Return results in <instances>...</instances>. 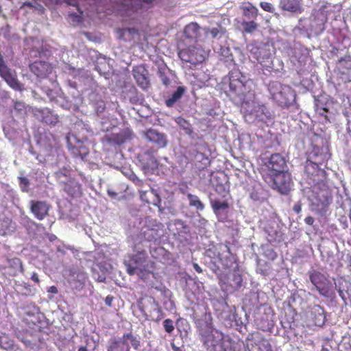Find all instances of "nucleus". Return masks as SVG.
<instances>
[{
    "label": "nucleus",
    "mask_w": 351,
    "mask_h": 351,
    "mask_svg": "<svg viewBox=\"0 0 351 351\" xmlns=\"http://www.w3.org/2000/svg\"><path fill=\"white\" fill-rule=\"evenodd\" d=\"M268 90L271 99L282 108H287L295 101L296 95L291 87L278 81L270 82L268 84Z\"/></svg>",
    "instance_id": "obj_1"
},
{
    "label": "nucleus",
    "mask_w": 351,
    "mask_h": 351,
    "mask_svg": "<svg viewBox=\"0 0 351 351\" xmlns=\"http://www.w3.org/2000/svg\"><path fill=\"white\" fill-rule=\"evenodd\" d=\"M130 343L134 350H138L141 341L132 332H126L121 337H111L107 346V351H131Z\"/></svg>",
    "instance_id": "obj_2"
},
{
    "label": "nucleus",
    "mask_w": 351,
    "mask_h": 351,
    "mask_svg": "<svg viewBox=\"0 0 351 351\" xmlns=\"http://www.w3.org/2000/svg\"><path fill=\"white\" fill-rule=\"evenodd\" d=\"M218 278L221 289L227 293H232L237 291L243 286V276L239 271L238 265L232 271L219 274Z\"/></svg>",
    "instance_id": "obj_3"
},
{
    "label": "nucleus",
    "mask_w": 351,
    "mask_h": 351,
    "mask_svg": "<svg viewBox=\"0 0 351 351\" xmlns=\"http://www.w3.org/2000/svg\"><path fill=\"white\" fill-rule=\"evenodd\" d=\"M286 167L285 158L281 154H271L261 167V173L263 179L271 181V175L285 171Z\"/></svg>",
    "instance_id": "obj_4"
},
{
    "label": "nucleus",
    "mask_w": 351,
    "mask_h": 351,
    "mask_svg": "<svg viewBox=\"0 0 351 351\" xmlns=\"http://www.w3.org/2000/svg\"><path fill=\"white\" fill-rule=\"evenodd\" d=\"M310 280L320 295L328 298L335 297L334 284L324 274L319 271H313L310 276Z\"/></svg>",
    "instance_id": "obj_5"
},
{
    "label": "nucleus",
    "mask_w": 351,
    "mask_h": 351,
    "mask_svg": "<svg viewBox=\"0 0 351 351\" xmlns=\"http://www.w3.org/2000/svg\"><path fill=\"white\" fill-rule=\"evenodd\" d=\"M272 189L277 190L282 195L289 193L293 184L291 173L287 171L277 173L271 176V181L263 179Z\"/></svg>",
    "instance_id": "obj_6"
},
{
    "label": "nucleus",
    "mask_w": 351,
    "mask_h": 351,
    "mask_svg": "<svg viewBox=\"0 0 351 351\" xmlns=\"http://www.w3.org/2000/svg\"><path fill=\"white\" fill-rule=\"evenodd\" d=\"M178 56L182 61L197 65L204 61L206 53L201 47L189 46L180 50Z\"/></svg>",
    "instance_id": "obj_7"
},
{
    "label": "nucleus",
    "mask_w": 351,
    "mask_h": 351,
    "mask_svg": "<svg viewBox=\"0 0 351 351\" xmlns=\"http://www.w3.org/2000/svg\"><path fill=\"white\" fill-rule=\"evenodd\" d=\"M250 51L254 58L263 68L266 69L271 68L272 54L271 46L269 44L261 43L258 45L254 46Z\"/></svg>",
    "instance_id": "obj_8"
},
{
    "label": "nucleus",
    "mask_w": 351,
    "mask_h": 351,
    "mask_svg": "<svg viewBox=\"0 0 351 351\" xmlns=\"http://www.w3.org/2000/svg\"><path fill=\"white\" fill-rule=\"evenodd\" d=\"M146 257L145 250L138 251L136 254L128 256V259L124 261L127 273L130 276L134 275L138 267L145 263Z\"/></svg>",
    "instance_id": "obj_9"
},
{
    "label": "nucleus",
    "mask_w": 351,
    "mask_h": 351,
    "mask_svg": "<svg viewBox=\"0 0 351 351\" xmlns=\"http://www.w3.org/2000/svg\"><path fill=\"white\" fill-rule=\"evenodd\" d=\"M51 206L46 201L31 200L29 208L34 217L38 220H43L48 215Z\"/></svg>",
    "instance_id": "obj_10"
},
{
    "label": "nucleus",
    "mask_w": 351,
    "mask_h": 351,
    "mask_svg": "<svg viewBox=\"0 0 351 351\" xmlns=\"http://www.w3.org/2000/svg\"><path fill=\"white\" fill-rule=\"evenodd\" d=\"M229 86L230 90L241 98L245 97L249 91L245 82L241 79L239 73L230 76Z\"/></svg>",
    "instance_id": "obj_11"
},
{
    "label": "nucleus",
    "mask_w": 351,
    "mask_h": 351,
    "mask_svg": "<svg viewBox=\"0 0 351 351\" xmlns=\"http://www.w3.org/2000/svg\"><path fill=\"white\" fill-rule=\"evenodd\" d=\"M132 73L137 84L143 89L149 86L148 71L144 65H138L133 68Z\"/></svg>",
    "instance_id": "obj_12"
},
{
    "label": "nucleus",
    "mask_w": 351,
    "mask_h": 351,
    "mask_svg": "<svg viewBox=\"0 0 351 351\" xmlns=\"http://www.w3.org/2000/svg\"><path fill=\"white\" fill-rule=\"evenodd\" d=\"M30 71L38 77L45 78L52 71L51 65L45 61H35L29 65Z\"/></svg>",
    "instance_id": "obj_13"
},
{
    "label": "nucleus",
    "mask_w": 351,
    "mask_h": 351,
    "mask_svg": "<svg viewBox=\"0 0 351 351\" xmlns=\"http://www.w3.org/2000/svg\"><path fill=\"white\" fill-rule=\"evenodd\" d=\"M145 136L148 141L155 144L158 148H163L167 144L166 135L155 129H148L145 132Z\"/></svg>",
    "instance_id": "obj_14"
},
{
    "label": "nucleus",
    "mask_w": 351,
    "mask_h": 351,
    "mask_svg": "<svg viewBox=\"0 0 351 351\" xmlns=\"http://www.w3.org/2000/svg\"><path fill=\"white\" fill-rule=\"evenodd\" d=\"M213 185L216 192L224 197L229 192L228 178L226 174L219 173L213 177Z\"/></svg>",
    "instance_id": "obj_15"
},
{
    "label": "nucleus",
    "mask_w": 351,
    "mask_h": 351,
    "mask_svg": "<svg viewBox=\"0 0 351 351\" xmlns=\"http://www.w3.org/2000/svg\"><path fill=\"white\" fill-rule=\"evenodd\" d=\"M314 197L315 198L318 206H326L328 204L331 199V194L329 189L324 185L323 188L315 187L313 189Z\"/></svg>",
    "instance_id": "obj_16"
},
{
    "label": "nucleus",
    "mask_w": 351,
    "mask_h": 351,
    "mask_svg": "<svg viewBox=\"0 0 351 351\" xmlns=\"http://www.w3.org/2000/svg\"><path fill=\"white\" fill-rule=\"evenodd\" d=\"M8 268L10 270L9 275L11 276H16L19 274H23L25 269L22 261L17 257L7 258Z\"/></svg>",
    "instance_id": "obj_17"
},
{
    "label": "nucleus",
    "mask_w": 351,
    "mask_h": 351,
    "mask_svg": "<svg viewBox=\"0 0 351 351\" xmlns=\"http://www.w3.org/2000/svg\"><path fill=\"white\" fill-rule=\"evenodd\" d=\"M132 132L130 130H124L118 134H112L107 138V141L110 144L121 145L126 141L132 138Z\"/></svg>",
    "instance_id": "obj_18"
},
{
    "label": "nucleus",
    "mask_w": 351,
    "mask_h": 351,
    "mask_svg": "<svg viewBox=\"0 0 351 351\" xmlns=\"http://www.w3.org/2000/svg\"><path fill=\"white\" fill-rule=\"evenodd\" d=\"M254 115L261 121L267 122L273 119V114L269 108L265 105L258 104L254 108Z\"/></svg>",
    "instance_id": "obj_19"
},
{
    "label": "nucleus",
    "mask_w": 351,
    "mask_h": 351,
    "mask_svg": "<svg viewBox=\"0 0 351 351\" xmlns=\"http://www.w3.org/2000/svg\"><path fill=\"white\" fill-rule=\"evenodd\" d=\"M186 88L183 86H180L177 89L169 95L165 99V104L167 107L172 108L174 105L178 102L184 94L186 93Z\"/></svg>",
    "instance_id": "obj_20"
},
{
    "label": "nucleus",
    "mask_w": 351,
    "mask_h": 351,
    "mask_svg": "<svg viewBox=\"0 0 351 351\" xmlns=\"http://www.w3.org/2000/svg\"><path fill=\"white\" fill-rule=\"evenodd\" d=\"M301 0H280L279 7L284 11L290 12H301Z\"/></svg>",
    "instance_id": "obj_21"
},
{
    "label": "nucleus",
    "mask_w": 351,
    "mask_h": 351,
    "mask_svg": "<svg viewBox=\"0 0 351 351\" xmlns=\"http://www.w3.org/2000/svg\"><path fill=\"white\" fill-rule=\"evenodd\" d=\"M88 280V276L85 272H77L74 278L70 280L69 283L72 289L80 291L84 287Z\"/></svg>",
    "instance_id": "obj_22"
},
{
    "label": "nucleus",
    "mask_w": 351,
    "mask_h": 351,
    "mask_svg": "<svg viewBox=\"0 0 351 351\" xmlns=\"http://www.w3.org/2000/svg\"><path fill=\"white\" fill-rule=\"evenodd\" d=\"M311 317L313 325L316 326H322L325 322L324 308L320 306H315L311 309Z\"/></svg>",
    "instance_id": "obj_23"
},
{
    "label": "nucleus",
    "mask_w": 351,
    "mask_h": 351,
    "mask_svg": "<svg viewBox=\"0 0 351 351\" xmlns=\"http://www.w3.org/2000/svg\"><path fill=\"white\" fill-rule=\"evenodd\" d=\"M144 169H154L158 167V161L156 158L149 152H145L138 156Z\"/></svg>",
    "instance_id": "obj_24"
},
{
    "label": "nucleus",
    "mask_w": 351,
    "mask_h": 351,
    "mask_svg": "<svg viewBox=\"0 0 351 351\" xmlns=\"http://www.w3.org/2000/svg\"><path fill=\"white\" fill-rule=\"evenodd\" d=\"M186 38L196 40L200 36V27L197 23H191L184 29Z\"/></svg>",
    "instance_id": "obj_25"
},
{
    "label": "nucleus",
    "mask_w": 351,
    "mask_h": 351,
    "mask_svg": "<svg viewBox=\"0 0 351 351\" xmlns=\"http://www.w3.org/2000/svg\"><path fill=\"white\" fill-rule=\"evenodd\" d=\"M41 115L40 121L47 125H55L59 122V117L55 114L51 110L48 109H43L38 111Z\"/></svg>",
    "instance_id": "obj_26"
},
{
    "label": "nucleus",
    "mask_w": 351,
    "mask_h": 351,
    "mask_svg": "<svg viewBox=\"0 0 351 351\" xmlns=\"http://www.w3.org/2000/svg\"><path fill=\"white\" fill-rule=\"evenodd\" d=\"M243 15L249 19H256L258 15V9L250 2L243 3L241 5Z\"/></svg>",
    "instance_id": "obj_27"
},
{
    "label": "nucleus",
    "mask_w": 351,
    "mask_h": 351,
    "mask_svg": "<svg viewBox=\"0 0 351 351\" xmlns=\"http://www.w3.org/2000/svg\"><path fill=\"white\" fill-rule=\"evenodd\" d=\"M14 229L12 219L5 216H0V234H10Z\"/></svg>",
    "instance_id": "obj_28"
},
{
    "label": "nucleus",
    "mask_w": 351,
    "mask_h": 351,
    "mask_svg": "<svg viewBox=\"0 0 351 351\" xmlns=\"http://www.w3.org/2000/svg\"><path fill=\"white\" fill-rule=\"evenodd\" d=\"M315 112L319 116L322 117L324 120L328 121L329 119L327 116V113L329 111L328 106L327 103L323 102L319 99H315Z\"/></svg>",
    "instance_id": "obj_29"
},
{
    "label": "nucleus",
    "mask_w": 351,
    "mask_h": 351,
    "mask_svg": "<svg viewBox=\"0 0 351 351\" xmlns=\"http://www.w3.org/2000/svg\"><path fill=\"white\" fill-rule=\"evenodd\" d=\"M80 184L74 178H69L64 184V191L71 196L80 192Z\"/></svg>",
    "instance_id": "obj_30"
},
{
    "label": "nucleus",
    "mask_w": 351,
    "mask_h": 351,
    "mask_svg": "<svg viewBox=\"0 0 351 351\" xmlns=\"http://www.w3.org/2000/svg\"><path fill=\"white\" fill-rule=\"evenodd\" d=\"M117 34L119 39L124 41H130L134 39V35L138 34V30L135 28H123L118 29Z\"/></svg>",
    "instance_id": "obj_31"
},
{
    "label": "nucleus",
    "mask_w": 351,
    "mask_h": 351,
    "mask_svg": "<svg viewBox=\"0 0 351 351\" xmlns=\"http://www.w3.org/2000/svg\"><path fill=\"white\" fill-rule=\"evenodd\" d=\"M250 351H272V348L268 341L262 338L251 344Z\"/></svg>",
    "instance_id": "obj_32"
},
{
    "label": "nucleus",
    "mask_w": 351,
    "mask_h": 351,
    "mask_svg": "<svg viewBox=\"0 0 351 351\" xmlns=\"http://www.w3.org/2000/svg\"><path fill=\"white\" fill-rule=\"evenodd\" d=\"M212 209L215 215H218L221 210H226L229 208V203L227 200L220 201L219 199H210Z\"/></svg>",
    "instance_id": "obj_33"
},
{
    "label": "nucleus",
    "mask_w": 351,
    "mask_h": 351,
    "mask_svg": "<svg viewBox=\"0 0 351 351\" xmlns=\"http://www.w3.org/2000/svg\"><path fill=\"white\" fill-rule=\"evenodd\" d=\"M186 197L190 206L195 207L197 210L201 211L204 209V204L202 202L198 196L189 193Z\"/></svg>",
    "instance_id": "obj_34"
},
{
    "label": "nucleus",
    "mask_w": 351,
    "mask_h": 351,
    "mask_svg": "<svg viewBox=\"0 0 351 351\" xmlns=\"http://www.w3.org/2000/svg\"><path fill=\"white\" fill-rule=\"evenodd\" d=\"M241 26L243 27V32L247 34H251L258 28V24L254 19L250 21H243Z\"/></svg>",
    "instance_id": "obj_35"
},
{
    "label": "nucleus",
    "mask_w": 351,
    "mask_h": 351,
    "mask_svg": "<svg viewBox=\"0 0 351 351\" xmlns=\"http://www.w3.org/2000/svg\"><path fill=\"white\" fill-rule=\"evenodd\" d=\"M268 232L267 239L270 243L280 242L283 240L282 233L278 230H271Z\"/></svg>",
    "instance_id": "obj_36"
},
{
    "label": "nucleus",
    "mask_w": 351,
    "mask_h": 351,
    "mask_svg": "<svg viewBox=\"0 0 351 351\" xmlns=\"http://www.w3.org/2000/svg\"><path fill=\"white\" fill-rule=\"evenodd\" d=\"M220 262L223 267L226 269H230L233 267V265H238L237 263L236 259L230 256L229 257H226L225 258H220Z\"/></svg>",
    "instance_id": "obj_37"
},
{
    "label": "nucleus",
    "mask_w": 351,
    "mask_h": 351,
    "mask_svg": "<svg viewBox=\"0 0 351 351\" xmlns=\"http://www.w3.org/2000/svg\"><path fill=\"white\" fill-rule=\"evenodd\" d=\"M163 327L166 332L171 334L175 329L173 321L171 319H166L163 322Z\"/></svg>",
    "instance_id": "obj_38"
},
{
    "label": "nucleus",
    "mask_w": 351,
    "mask_h": 351,
    "mask_svg": "<svg viewBox=\"0 0 351 351\" xmlns=\"http://www.w3.org/2000/svg\"><path fill=\"white\" fill-rule=\"evenodd\" d=\"M19 185L23 192H28L29 181L26 177H19Z\"/></svg>",
    "instance_id": "obj_39"
},
{
    "label": "nucleus",
    "mask_w": 351,
    "mask_h": 351,
    "mask_svg": "<svg viewBox=\"0 0 351 351\" xmlns=\"http://www.w3.org/2000/svg\"><path fill=\"white\" fill-rule=\"evenodd\" d=\"M260 7L265 11L274 13L275 12V8L274 5L269 2L263 1L260 3Z\"/></svg>",
    "instance_id": "obj_40"
},
{
    "label": "nucleus",
    "mask_w": 351,
    "mask_h": 351,
    "mask_svg": "<svg viewBox=\"0 0 351 351\" xmlns=\"http://www.w3.org/2000/svg\"><path fill=\"white\" fill-rule=\"evenodd\" d=\"M159 77L162 81V83L165 86H168L170 85L171 80L164 71H162L161 70L159 71Z\"/></svg>",
    "instance_id": "obj_41"
},
{
    "label": "nucleus",
    "mask_w": 351,
    "mask_h": 351,
    "mask_svg": "<svg viewBox=\"0 0 351 351\" xmlns=\"http://www.w3.org/2000/svg\"><path fill=\"white\" fill-rule=\"evenodd\" d=\"M96 111L97 112H102L106 108V104L104 101H98L96 103Z\"/></svg>",
    "instance_id": "obj_42"
},
{
    "label": "nucleus",
    "mask_w": 351,
    "mask_h": 351,
    "mask_svg": "<svg viewBox=\"0 0 351 351\" xmlns=\"http://www.w3.org/2000/svg\"><path fill=\"white\" fill-rule=\"evenodd\" d=\"M221 31L218 28H213L210 30V34L213 38H217L220 34Z\"/></svg>",
    "instance_id": "obj_43"
},
{
    "label": "nucleus",
    "mask_w": 351,
    "mask_h": 351,
    "mask_svg": "<svg viewBox=\"0 0 351 351\" xmlns=\"http://www.w3.org/2000/svg\"><path fill=\"white\" fill-rule=\"evenodd\" d=\"M147 191H140V197H141V199L147 202V204H151L150 201L148 199L147 197Z\"/></svg>",
    "instance_id": "obj_44"
},
{
    "label": "nucleus",
    "mask_w": 351,
    "mask_h": 351,
    "mask_svg": "<svg viewBox=\"0 0 351 351\" xmlns=\"http://www.w3.org/2000/svg\"><path fill=\"white\" fill-rule=\"evenodd\" d=\"M113 300H114V297L112 295H109L106 296V298H105V304L108 306L111 307Z\"/></svg>",
    "instance_id": "obj_45"
},
{
    "label": "nucleus",
    "mask_w": 351,
    "mask_h": 351,
    "mask_svg": "<svg viewBox=\"0 0 351 351\" xmlns=\"http://www.w3.org/2000/svg\"><path fill=\"white\" fill-rule=\"evenodd\" d=\"M47 291L49 293L56 294L58 292V288L56 286H51L48 288Z\"/></svg>",
    "instance_id": "obj_46"
},
{
    "label": "nucleus",
    "mask_w": 351,
    "mask_h": 351,
    "mask_svg": "<svg viewBox=\"0 0 351 351\" xmlns=\"http://www.w3.org/2000/svg\"><path fill=\"white\" fill-rule=\"evenodd\" d=\"M31 279L36 283H38L40 282L38 275L36 272H34L32 274Z\"/></svg>",
    "instance_id": "obj_47"
},
{
    "label": "nucleus",
    "mask_w": 351,
    "mask_h": 351,
    "mask_svg": "<svg viewBox=\"0 0 351 351\" xmlns=\"http://www.w3.org/2000/svg\"><path fill=\"white\" fill-rule=\"evenodd\" d=\"M193 268L197 273H202V269L197 263H193Z\"/></svg>",
    "instance_id": "obj_48"
},
{
    "label": "nucleus",
    "mask_w": 351,
    "mask_h": 351,
    "mask_svg": "<svg viewBox=\"0 0 351 351\" xmlns=\"http://www.w3.org/2000/svg\"><path fill=\"white\" fill-rule=\"evenodd\" d=\"M293 210L296 213H299L301 210V206L298 204H296L294 205L293 206Z\"/></svg>",
    "instance_id": "obj_49"
},
{
    "label": "nucleus",
    "mask_w": 351,
    "mask_h": 351,
    "mask_svg": "<svg viewBox=\"0 0 351 351\" xmlns=\"http://www.w3.org/2000/svg\"><path fill=\"white\" fill-rule=\"evenodd\" d=\"M46 94L51 99L54 97L53 91L51 89H48L47 90H46Z\"/></svg>",
    "instance_id": "obj_50"
},
{
    "label": "nucleus",
    "mask_w": 351,
    "mask_h": 351,
    "mask_svg": "<svg viewBox=\"0 0 351 351\" xmlns=\"http://www.w3.org/2000/svg\"><path fill=\"white\" fill-rule=\"evenodd\" d=\"M338 293H339V296L343 300H346V297H345V295H344V292L343 290H341V289H338Z\"/></svg>",
    "instance_id": "obj_51"
},
{
    "label": "nucleus",
    "mask_w": 351,
    "mask_h": 351,
    "mask_svg": "<svg viewBox=\"0 0 351 351\" xmlns=\"http://www.w3.org/2000/svg\"><path fill=\"white\" fill-rule=\"evenodd\" d=\"M171 346L173 351H182L181 348L176 346L174 343H171Z\"/></svg>",
    "instance_id": "obj_52"
},
{
    "label": "nucleus",
    "mask_w": 351,
    "mask_h": 351,
    "mask_svg": "<svg viewBox=\"0 0 351 351\" xmlns=\"http://www.w3.org/2000/svg\"><path fill=\"white\" fill-rule=\"evenodd\" d=\"M158 311L160 315L156 318V322H159L160 320L162 319V318L163 317V313H162V311L160 308Z\"/></svg>",
    "instance_id": "obj_53"
},
{
    "label": "nucleus",
    "mask_w": 351,
    "mask_h": 351,
    "mask_svg": "<svg viewBox=\"0 0 351 351\" xmlns=\"http://www.w3.org/2000/svg\"><path fill=\"white\" fill-rule=\"evenodd\" d=\"M141 2H143L146 4H151L154 1V0H138Z\"/></svg>",
    "instance_id": "obj_54"
},
{
    "label": "nucleus",
    "mask_w": 351,
    "mask_h": 351,
    "mask_svg": "<svg viewBox=\"0 0 351 351\" xmlns=\"http://www.w3.org/2000/svg\"><path fill=\"white\" fill-rule=\"evenodd\" d=\"M314 219L313 217L308 216V225L313 224Z\"/></svg>",
    "instance_id": "obj_55"
},
{
    "label": "nucleus",
    "mask_w": 351,
    "mask_h": 351,
    "mask_svg": "<svg viewBox=\"0 0 351 351\" xmlns=\"http://www.w3.org/2000/svg\"><path fill=\"white\" fill-rule=\"evenodd\" d=\"M78 351H87V348L85 346H81L79 348Z\"/></svg>",
    "instance_id": "obj_56"
},
{
    "label": "nucleus",
    "mask_w": 351,
    "mask_h": 351,
    "mask_svg": "<svg viewBox=\"0 0 351 351\" xmlns=\"http://www.w3.org/2000/svg\"><path fill=\"white\" fill-rule=\"evenodd\" d=\"M226 247L227 249V252L231 255V251H230V248L228 245H226Z\"/></svg>",
    "instance_id": "obj_57"
},
{
    "label": "nucleus",
    "mask_w": 351,
    "mask_h": 351,
    "mask_svg": "<svg viewBox=\"0 0 351 351\" xmlns=\"http://www.w3.org/2000/svg\"><path fill=\"white\" fill-rule=\"evenodd\" d=\"M151 194L154 195L153 190H152Z\"/></svg>",
    "instance_id": "obj_58"
},
{
    "label": "nucleus",
    "mask_w": 351,
    "mask_h": 351,
    "mask_svg": "<svg viewBox=\"0 0 351 351\" xmlns=\"http://www.w3.org/2000/svg\"><path fill=\"white\" fill-rule=\"evenodd\" d=\"M182 121H184V123H186V121L184 119H182Z\"/></svg>",
    "instance_id": "obj_59"
},
{
    "label": "nucleus",
    "mask_w": 351,
    "mask_h": 351,
    "mask_svg": "<svg viewBox=\"0 0 351 351\" xmlns=\"http://www.w3.org/2000/svg\"><path fill=\"white\" fill-rule=\"evenodd\" d=\"M350 106H351V103H350Z\"/></svg>",
    "instance_id": "obj_60"
}]
</instances>
